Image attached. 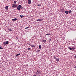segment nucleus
Listing matches in <instances>:
<instances>
[{
    "instance_id": "a211bd4d",
    "label": "nucleus",
    "mask_w": 76,
    "mask_h": 76,
    "mask_svg": "<svg viewBox=\"0 0 76 76\" xmlns=\"http://www.w3.org/2000/svg\"><path fill=\"white\" fill-rule=\"evenodd\" d=\"M68 49H69L70 50H72V48H70L69 47H68Z\"/></svg>"
},
{
    "instance_id": "473e14b6",
    "label": "nucleus",
    "mask_w": 76,
    "mask_h": 76,
    "mask_svg": "<svg viewBox=\"0 0 76 76\" xmlns=\"http://www.w3.org/2000/svg\"><path fill=\"white\" fill-rule=\"evenodd\" d=\"M33 76H36V75H33Z\"/></svg>"
},
{
    "instance_id": "0eeeda50",
    "label": "nucleus",
    "mask_w": 76,
    "mask_h": 76,
    "mask_svg": "<svg viewBox=\"0 0 76 76\" xmlns=\"http://www.w3.org/2000/svg\"><path fill=\"white\" fill-rule=\"evenodd\" d=\"M9 9V7L7 6H6L5 7V9L6 10H8Z\"/></svg>"
},
{
    "instance_id": "4be33fe9",
    "label": "nucleus",
    "mask_w": 76,
    "mask_h": 76,
    "mask_svg": "<svg viewBox=\"0 0 76 76\" xmlns=\"http://www.w3.org/2000/svg\"><path fill=\"white\" fill-rule=\"evenodd\" d=\"M16 2H17V1H14V3H15V4H16Z\"/></svg>"
},
{
    "instance_id": "393cba45",
    "label": "nucleus",
    "mask_w": 76,
    "mask_h": 76,
    "mask_svg": "<svg viewBox=\"0 0 76 76\" xmlns=\"http://www.w3.org/2000/svg\"><path fill=\"white\" fill-rule=\"evenodd\" d=\"M28 28H29V27H26L25 28L26 29H28Z\"/></svg>"
},
{
    "instance_id": "b1692460",
    "label": "nucleus",
    "mask_w": 76,
    "mask_h": 76,
    "mask_svg": "<svg viewBox=\"0 0 76 76\" xmlns=\"http://www.w3.org/2000/svg\"><path fill=\"white\" fill-rule=\"evenodd\" d=\"M6 42H4V43H3V45H4V46H5V45H6Z\"/></svg>"
},
{
    "instance_id": "7c9ffc66",
    "label": "nucleus",
    "mask_w": 76,
    "mask_h": 76,
    "mask_svg": "<svg viewBox=\"0 0 76 76\" xmlns=\"http://www.w3.org/2000/svg\"><path fill=\"white\" fill-rule=\"evenodd\" d=\"M75 58H76V55L75 56Z\"/></svg>"
},
{
    "instance_id": "f8f14e48",
    "label": "nucleus",
    "mask_w": 76,
    "mask_h": 76,
    "mask_svg": "<svg viewBox=\"0 0 76 76\" xmlns=\"http://www.w3.org/2000/svg\"><path fill=\"white\" fill-rule=\"evenodd\" d=\"M75 48H72V49H71V50H72V51H73V50H75Z\"/></svg>"
},
{
    "instance_id": "6ab92c4d",
    "label": "nucleus",
    "mask_w": 76,
    "mask_h": 76,
    "mask_svg": "<svg viewBox=\"0 0 76 76\" xmlns=\"http://www.w3.org/2000/svg\"><path fill=\"white\" fill-rule=\"evenodd\" d=\"M5 43H6V44H9V42L7 41Z\"/></svg>"
},
{
    "instance_id": "20e7f679",
    "label": "nucleus",
    "mask_w": 76,
    "mask_h": 76,
    "mask_svg": "<svg viewBox=\"0 0 76 76\" xmlns=\"http://www.w3.org/2000/svg\"><path fill=\"white\" fill-rule=\"evenodd\" d=\"M28 45H30V46H31V47H34V48H35V47H36V45H31V44H30L29 43Z\"/></svg>"
},
{
    "instance_id": "cd10ccee",
    "label": "nucleus",
    "mask_w": 76,
    "mask_h": 76,
    "mask_svg": "<svg viewBox=\"0 0 76 76\" xmlns=\"http://www.w3.org/2000/svg\"><path fill=\"white\" fill-rule=\"evenodd\" d=\"M30 48H28V49H27V50H30Z\"/></svg>"
},
{
    "instance_id": "a878e982",
    "label": "nucleus",
    "mask_w": 76,
    "mask_h": 76,
    "mask_svg": "<svg viewBox=\"0 0 76 76\" xmlns=\"http://www.w3.org/2000/svg\"><path fill=\"white\" fill-rule=\"evenodd\" d=\"M41 6V4H38L37 5V6Z\"/></svg>"
},
{
    "instance_id": "9b49d317",
    "label": "nucleus",
    "mask_w": 76,
    "mask_h": 76,
    "mask_svg": "<svg viewBox=\"0 0 76 76\" xmlns=\"http://www.w3.org/2000/svg\"><path fill=\"white\" fill-rule=\"evenodd\" d=\"M72 11H71V10H69V12H68V13H69V14H70V13H72Z\"/></svg>"
},
{
    "instance_id": "39448f33",
    "label": "nucleus",
    "mask_w": 76,
    "mask_h": 76,
    "mask_svg": "<svg viewBox=\"0 0 76 76\" xmlns=\"http://www.w3.org/2000/svg\"><path fill=\"white\" fill-rule=\"evenodd\" d=\"M31 0H28V3L29 4H31Z\"/></svg>"
},
{
    "instance_id": "5701e85b",
    "label": "nucleus",
    "mask_w": 76,
    "mask_h": 76,
    "mask_svg": "<svg viewBox=\"0 0 76 76\" xmlns=\"http://www.w3.org/2000/svg\"><path fill=\"white\" fill-rule=\"evenodd\" d=\"M46 35H51V34H46Z\"/></svg>"
},
{
    "instance_id": "2eb2a0df",
    "label": "nucleus",
    "mask_w": 76,
    "mask_h": 76,
    "mask_svg": "<svg viewBox=\"0 0 76 76\" xmlns=\"http://www.w3.org/2000/svg\"><path fill=\"white\" fill-rule=\"evenodd\" d=\"M39 48L40 50H41V45H39Z\"/></svg>"
},
{
    "instance_id": "1a4fd4ad",
    "label": "nucleus",
    "mask_w": 76,
    "mask_h": 76,
    "mask_svg": "<svg viewBox=\"0 0 76 76\" xmlns=\"http://www.w3.org/2000/svg\"><path fill=\"white\" fill-rule=\"evenodd\" d=\"M20 55V53L17 54L16 55L15 57H18V56H19Z\"/></svg>"
},
{
    "instance_id": "c756f323",
    "label": "nucleus",
    "mask_w": 76,
    "mask_h": 76,
    "mask_svg": "<svg viewBox=\"0 0 76 76\" xmlns=\"http://www.w3.org/2000/svg\"><path fill=\"white\" fill-rule=\"evenodd\" d=\"M35 73H36V75H38V73H37V72H36Z\"/></svg>"
},
{
    "instance_id": "4468645a",
    "label": "nucleus",
    "mask_w": 76,
    "mask_h": 76,
    "mask_svg": "<svg viewBox=\"0 0 76 76\" xmlns=\"http://www.w3.org/2000/svg\"><path fill=\"white\" fill-rule=\"evenodd\" d=\"M8 30L10 31H13V30L11 28H8Z\"/></svg>"
},
{
    "instance_id": "2f4dec72",
    "label": "nucleus",
    "mask_w": 76,
    "mask_h": 76,
    "mask_svg": "<svg viewBox=\"0 0 76 76\" xmlns=\"http://www.w3.org/2000/svg\"><path fill=\"white\" fill-rule=\"evenodd\" d=\"M74 68H75V69H76V66H75V67H74Z\"/></svg>"
},
{
    "instance_id": "72a5a7b5",
    "label": "nucleus",
    "mask_w": 76,
    "mask_h": 76,
    "mask_svg": "<svg viewBox=\"0 0 76 76\" xmlns=\"http://www.w3.org/2000/svg\"><path fill=\"white\" fill-rule=\"evenodd\" d=\"M50 41H51V39H50Z\"/></svg>"
},
{
    "instance_id": "7ed1b4c3",
    "label": "nucleus",
    "mask_w": 76,
    "mask_h": 76,
    "mask_svg": "<svg viewBox=\"0 0 76 76\" xmlns=\"http://www.w3.org/2000/svg\"><path fill=\"white\" fill-rule=\"evenodd\" d=\"M37 72L39 75H40L41 73V72L39 71V69H37Z\"/></svg>"
},
{
    "instance_id": "f03ea898",
    "label": "nucleus",
    "mask_w": 76,
    "mask_h": 76,
    "mask_svg": "<svg viewBox=\"0 0 76 76\" xmlns=\"http://www.w3.org/2000/svg\"><path fill=\"white\" fill-rule=\"evenodd\" d=\"M12 7H14V8H16L18 7V5H16V4H12Z\"/></svg>"
},
{
    "instance_id": "6e6552de",
    "label": "nucleus",
    "mask_w": 76,
    "mask_h": 76,
    "mask_svg": "<svg viewBox=\"0 0 76 76\" xmlns=\"http://www.w3.org/2000/svg\"><path fill=\"white\" fill-rule=\"evenodd\" d=\"M60 10L62 12H64V9H61Z\"/></svg>"
},
{
    "instance_id": "bb28decb",
    "label": "nucleus",
    "mask_w": 76,
    "mask_h": 76,
    "mask_svg": "<svg viewBox=\"0 0 76 76\" xmlns=\"http://www.w3.org/2000/svg\"><path fill=\"white\" fill-rule=\"evenodd\" d=\"M2 49H3V48L1 47H0V50H2Z\"/></svg>"
},
{
    "instance_id": "ddd939ff",
    "label": "nucleus",
    "mask_w": 76,
    "mask_h": 76,
    "mask_svg": "<svg viewBox=\"0 0 76 76\" xmlns=\"http://www.w3.org/2000/svg\"><path fill=\"white\" fill-rule=\"evenodd\" d=\"M65 13H66V14H68L69 13V12H68V11H66Z\"/></svg>"
},
{
    "instance_id": "412c9836",
    "label": "nucleus",
    "mask_w": 76,
    "mask_h": 76,
    "mask_svg": "<svg viewBox=\"0 0 76 76\" xmlns=\"http://www.w3.org/2000/svg\"><path fill=\"white\" fill-rule=\"evenodd\" d=\"M40 51V50H38L36 51V53H39Z\"/></svg>"
},
{
    "instance_id": "aec40b11",
    "label": "nucleus",
    "mask_w": 76,
    "mask_h": 76,
    "mask_svg": "<svg viewBox=\"0 0 76 76\" xmlns=\"http://www.w3.org/2000/svg\"><path fill=\"white\" fill-rule=\"evenodd\" d=\"M56 60V61H59V59H58V58H57Z\"/></svg>"
},
{
    "instance_id": "423d86ee",
    "label": "nucleus",
    "mask_w": 76,
    "mask_h": 76,
    "mask_svg": "<svg viewBox=\"0 0 76 76\" xmlns=\"http://www.w3.org/2000/svg\"><path fill=\"white\" fill-rule=\"evenodd\" d=\"M42 41L43 42H47V41L46 40H45L44 39H42Z\"/></svg>"
},
{
    "instance_id": "9d476101",
    "label": "nucleus",
    "mask_w": 76,
    "mask_h": 76,
    "mask_svg": "<svg viewBox=\"0 0 76 76\" xmlns=\"http://www.w3.org/2000/svg\"><path fill=\"white\" fill-rule=\"evenodd\" d=\"M18 20V19L15 18L14 19H12V20H14V21H15V20Z\"/></svg>"
},
{
    "instance_id": "f257e3e1",
    "label": "nucleus",
    "mask_w": 76,
    "mask_h": 76,
    "mask_svg": "<svg viewBox=\"0 0 76 76\" xmlns=\"http://www.w3.org/2000/svg\"><path fill=\"white\" fill-rule=\"evenodd\" d=\"M17 7V9L18 10H20V9L22 8V6H21V5H19Z\"/></svg>"
},
{
    "instance_id": "c85d7f7f",
    "label": "nucleus",
    "mask_w": 76,
    "mask_h": 76,
    "mask_svg": "<svg viewBox=\"0 0 76 76\" xmlns=\"http://www.w3.org/2000/svg\"><path fill=\"white\" fill-rule=\"evenodd\" d=\"M54 58H55L56 59H57V58H56L55 56L54 57Z\"/></svg>"
},
{
    "instance_id": "f3484780",
    "label": "nucleus",
    "mask_w": 76,
    "mask_h": 76,
    "mask_svg": "<svg viewBox=\"0 0 76 76\" xmlns=\"http://www.w3.org/2000/svg\"><path fill=\"white\" fill-rule=\"evenodd\" d=\"M42 20L41 19H39L37 20V21H41Z\"/></svg>"
},
{
    "instance_id": "dca6fc26",
    "label": "nucleus",
    "mask_w": 76,
    "mask_h": 76,
    "mask_svg": "<svg viewBox=\"0 0 76 76\" xmlns=\"http://www.w3.org/2000/svg\"><path fill=\"white\" fill-rule=\"evenodd\" d=\"M20 17L21 18H23L24 17V16H23V15H20Z\"/></svg>"
}]
</instances>
